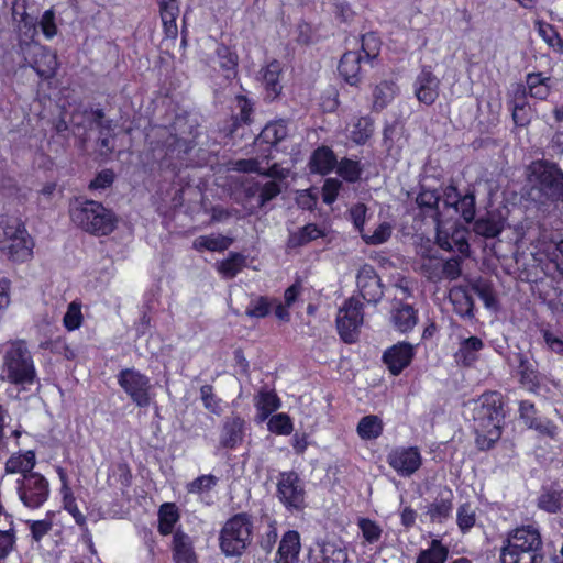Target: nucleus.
Listing matches in <instances>:
<instances>
[{
    "label": "nucleus",
    "instance_id": "obj_1",
    "mask_svg": "<svg viewBox=\"0 0 563 563\" xmlns=\"http://www.w3.org/2000/svg\"><path fill=\"white\" fill-rule=\"evenodd\" d=\"M448 216L441 218L438 214L437 221V242L439 246L446 251L459 252L467 255L470 245L467 243V231L454 219L456 214L471 222L475 216V197L473 194L461 196L454 186H448L443 198Z\"/></svg>",
    "mask_w": 563,
    "mask_h": 563
},
{
    "label": "nucleus",
    "instance_id": "obj_2",
    "mask_svg": "<svg viewBox=\"0 0 563 563\" xmlns=\"http://www.w3.org/2000/svg\"><path fill=\"white\" fill-rule=\"evenodd\" d=\"M471 412L476 432V441L481 449H489L501 437L504 421L501 395L484 393L477 399L465 405Z\"/></svg>",
    "mask_w": 563,
    "mask_h": 563
},
{
    "label": "nucleus",
    "instance_id": "obj_3",
    "mask_svg": "<svg viewBox=\"0 0 563 563\" xmlns=\"http://www.w3.org/2000/svg\"><path fill=\"white\" fill-rule=\"evenodd\" d=\"M542 538L539 529L527 525L511 530L500 550L501 563H540Z\"/></svg>",
    "mask_w": 563,
    "mask_h": 563
},
{
    "label": "nucleus",
    "instance_id": "obj_4",
    "mask_svg": "<svg viewBox=\"0 0 563 563\" xmlns=\"http://www.w3.org/2000/svg\"><path fill=\"white\" fill-rule=\"evenodd\" d=\"M34 241L21 219L0 216V253L14 263L33 257Z\"/></svg>",
    "mask_w": 563,
    "mask_h": 563
},
{
    "label": "nucleus",
    "instance_id": "obj_5",
    "mask_svg": "<svg viewBox=\"0 0 563 563\" xmlns=\"http://www.w3.org/2000/svg\"><path fill=\"white\" fill-rule=\"evenodd\" d=\"M71 221L87 232L107 235L114 229V217L101 203L76 198L69 208Z\"/></svg>",
    "mask_w": 563,
    "mask_h": 563
},
{
    "label": "nucleus",
    "instance_id": "obj_6",
    "mask_svg": "<svg viewBox=\"0 0 563 563\" xmlns=\"http://www.w3.org/2000/svg\"><path fill=\"white\" fill-rule=\"evenodd\" d=\"M2 378L15 385H30L35 380V368L30 352L22 342L12 343L7 350Z\"/></svg>",
    "mask_w": 563,
    "mask_h": 563
},
{
    "label": "nucleus",
    "instance_id": "obj_7",
    "mask_svg": "<svg viewBox=\"0 0 563 563\" xmlns=\"http://www.w3.org/2000/svg\"><path fill=\"white\" fill-rule=\"evenodd\" d=\"M252 523L244 514L229 519L220 532V548L227 556L241 555L251 542Z\"/></svg>",
    "mask_w": 563,
    "mask_h": 563
},
{
    "label": "nucleus",
    "instance_id": "obj_8",
    "mask_svg": "<svg viewBox=\"0 0 563 563\" xmlns=\"http://www.w3.org/2000/svg\"><path fill=\"white\" fill-rule=\"evenodd\" d=\"M529 180L551 200L563 201V173L553 164L542 161L529 166Z\"/></svg>",
    "mask_w": 563,
    "mask_h": 563
},
{
    "label": "nucleus",
    "instance_id": "obj_9",
    "mask_svg": "<svg viewBox=\"0 0 563 563\" xmlns=\"http://www.w3.org/2000/svg\"><path fill=\"white\" fill-rule=\"evenodd\" d=\"M19 499L31 509L42 507L49 497V483L40 473L24 474L16 481Z\"/></svg>",
    "mask_w": 563,
    "mask_h": 563
},
{
    "label": "nucleus",
    "instance_id": "obj_10",
    "mask_svg": "<svg viewBox=\"0 0 563 563\" xmlns=\"http://www.w3.org/2000/svg\"><path fill=\"white\" fill-rule=\"evenodd\" d=\"M117 378L119 386L137 407L150 405L152 385L146 375L135 368H125L118 374Z\"/></svg>",
    "mask_w": 563,
    "mask_h": 563
},
{
    "label": "nucleus",
    "instance_id": "obj_11",
    "mask_svg": "<svg viewBox=\"0 0 563 563\" xmlns=\"http://www.w3.org/2000/svg\"><path fill=\"white\" fill-rule=\"evenodd\" d=\"M362 324V303L358 298L352 297L344 302L338 312L336 328L341 339L345 343L355 342Z\"/></svg>",
    "mask_w": 563,
    "mask_h": 563
},
{
    "label": "nucleus",
    "instance_id": "obj_12",
    "mask_svg": "<svg viewBox=\"0 0 563 563\" xmlns=\"http://www.w3.org/2000/svg\"><path fill=\"white\" fill-rule=\"evenodd\" d=\"M387 463L399 476L409 477L422 465V456L417 446H397L388 453Z\"/></svg>",
    "mask_w": 563,
    "mask_h": 563
},
{
    "label": "nucleus",
    "instance_id": "obj_13",
    "mask_svg": "<svg viewBox=\"0 0 563 563\" xmlns=\"http://www.w3.org/2000/svg\"><path fill=\"white\" fill-rule=\"evenodd\" d=\"M277 493L288 509H300L305 504V489L299 476L294 472L280 475Z\"/></svg>",
    "mask_w": 563,
    "mask_h": 563
},
{
    "label": "nucleus",
    "instance_id": "obj_14",
    "mask_svg": "<svg viewBox=\"0 0 563 563\" xmlns=\"http://www.w3.org/2000/svg\"><path fill=\"white\" fill-rule=\"evenodd\" d=\"M440 80L429 67H423L413 81L416 98L424 103L432 104L439 97Z\"/></svg>",
    "mask_w": 563,
    "mask_h": 563
},
{
    "label": "nucleus",
    "instance_id": "obj_15",
    "mask_svg": "<svg viewBox=\"0 0 563 563\" xmlns=\"http://www.w3.org/2000/svg\"><path fill=\"white\" fill-rule=\"evenodd\" d=\"M30 53L32 54L30 66L40 77L52 78L56 74L58 62L53 51L43 45L33 44L30 46Z\"/></svg>",
    "mask_w": 563,
    "mask_h": 563
},
{
    "label": "nucleus",
    "instance_id": "obj_16",
    "mask_svg": "<svg viewBox=\"0 0 563 563\" xmlns=\"http://www.w3.org/2000/svg\"><path fill=\"white\" fill-rule=\"evenodd\" d=\"M357 287L362 298L367 302H377L383 295L380 280L371 265H364L360 268Z\"/></svg>",
    "mask_w": 563,
    "mask_h": 563
},
{
    "label": "nucleus",
    "instance_id": "obj_17",
    "mask_svg": "<svg viewBox=\"0 0 563 563\" xmlns=\"http://www.w3.org/2000/svg\"><path fill=\"white\" fill-rule=\"evenodd\" d=\"M519 415L523 423L529 428L538 431L540 434L554 438L556 427L550 420L538 417L536 407L532 402L522 400L519 404Z\"/></svg>",
    "mask_w": 563,
    "mask_h": 563
},
{
    "label": "nucleus",
    "instance_id": "obj_18",
    "mask_svg": "<svg viewBox=\"0 0 563 563\" xmlns=\"http://www.w3.org/2000/svg\"><path fill=\"white\" fill-rule=\"evenodd\" d=\"M413 357V346L401 342L395 344L384 353V362L393 375H398L406 368Z\"/></svg>",
    "mask_w": 563,
    "mask_h": 563
},
{
    "label": "nucleus",
    "instance_id": "obj_19",
    "mask_svg": "<svg viewBox=\"0 0 563 563\" xmlns=\"http://www.w3.org/2000/svg\"><path fill=\"white\" fill-rule=\"evenodd\" d=\"M172 552L175 563H198L192 539L181 530H177L173 536Z\"/></svg>",
    "mask_w": 563,
    "mask_h": 563
},
{
    "label": "nucleus",
    "instance_id": "obj_20",
    "mask_svg": "<svg viewBox=\"0 0 563 563\" xmlns=\"http://www.w3.org/2000/svg\"><path fill=\"white\" fill-rule=\"evenodd\" d=\"M347 553L335 542H323L317 544L311 552V563H346Z\"/></svg>",
    "mask_w": 563,
    "mask_h": 563
},
{
    "label": "nucleus",
    "instance_id": "obj_21",
    "mask_svg": "<svg viewBox=\"0 0 563 563\" xmlns=\"http://www.w3.org/2000/svg\"><path fill=\"white\" fill-rule=\"evenodd\" d=\"M300 552V537L297 531L286 532L279 543L276 563H298Z\"/></svg>",
    "mask_w": 563,
    "mask_h": 563
},
{
    "label": "nucleus",
    "instance_id": "obj_22",
    "mask_svg": "<svg viewBox=\"0 0 563 563\" xmlns=\"http://www.w3.org/2000/svg\"><path fill=\"white\" fill-rule=\"evenodd\" d=\"M484 343L477 336H470L461 340L460 346L455 352V361L464 366H472L477 360Z\"/></svg>",
    "mask_w": 563,
    "mask_h": 563
},
{
    "label": "nucleus",
    "instance_id": "obj_23",
    "mask_svg": "<svg viewBox=\"0 0 563 563\" xmlns=\"http://www.w3.org/2000/svg\"><path fill=\"white\" fill-rule=\"evenodd\" d=\"M361 55L357 52L345 53L339 64V73L344 80L354 86L361 80Z\"/></svg>",
    "mask_w": 563,
    "mask_h": 563
},
{
    "label": "nucleus",
    "instance_id": "obj_24",
    "mask_svg": "<svg viewBox=\"0 0 563 563\" xmlns=\"http://www.w3.org/2000/svg\"><path fill=\"white\" fill-rule=\"evenodd\" d=\"M505 227V218L501 212H488L474 224V231L486 238L497 236Z\"/></svg>",
    "mask_w": 563,
    "mask_h": 563
},
{
    "label": "nucleus",
    "instance_id": "obj_25",
    "mask_svg": "<svg viewBox=\"0 0 563 563\" xmlns=\"http://www.w3.org/2000/svg\"><path fill=\"white\" fill-rule=\"evenodd\" d=\"M336 158L333 151L327 146L318 147L311 155L309 166L311 173L327 175L335 166Z\"/></svg>",
    "mask_w": 563,
    "mask_h": 563
},
{
    "label": "nucleus",
    "instance_id": "obj_26",
    "mask_svg": "<svg viewBox=\"0 0 563 563\" xmlns=\"http://www.w3.org/2000/svg\"><path fill=\"white\" fill-rule=\"evenodd\" d=\"M346 136L355 144H365L373 133V123L368 117H357L346 125Z\"/></svg>",
    "mask_w": 563,
    "mask_h": 563
},
{
    "label": "nucleus",
    "instance_id": "obj_27",
    "mask_svg": "<svg viewBox=\"0 0 563 563\" xmlns=\"http://www.w3.org/2000/svg\"><path fill=\"white\" fill-rule=\"evenodd\" d=\"M35 453L31 450L11 455L5 462V471L10 474H29L35 466Z\"/></svg>",
    "mask_w": 563,
    "mask_h": 563
},
{
    "label": "nucleus",
    "instance_id": "obj_28",
    "mask_svg": "<svg viewBox=\"0 0 563 563\" xmlns=\"http://www.w3.org/2000/svg\"><path fill=\"white\" fill-rule=\"evenodd\" d=\"M255 407L257 409V419L260 422H263L280 407V401L273 391L262 390L256 396Z\"/></svg>",
    "mask_w": 563,
    "mask_h": 563
},
{
    "label": "nucleus",
    "instance_id": "obj_29",
    "mask_svg": "<svg viewBox=\"0 0 563 563\" xmlns=\"http://www.w3.org/2000/svg\"><path fill=\"white\" fill-rule=\"evenodd\" d=\"M244 421L239 417L229 418L223 426L221 444L227 448H234L242 440Z\"/></svg>",
    "mask_w": 563,
    "mask_h": 563
},
{
    "label": "nucleus",
    "instance_id": "obj_30",
    "mask_svg": "<svg viewBox=\"0 0 563 563\" xmlns=\"http://www.w3.org/2000/svg\"><path fill=\"white\" fill-rule=\"evenodd\" d=\"M179 511L175 504L165 503L158 510V531L163 536L173 532L175 525L179 520Z\"/></svg>",
    "mask_w": 563,
    "mask_h": 563
},
{
    "label": "nucleus",
    "instance_id": "obj_31",
    "mask_svg": "<svg viewBox=\"0 0 563 563\" xmlns=\"http://www.w3.org/2000/svg\"><path fill=\"white\" fill-rule=\"evenodd\" d=\"M449 549L438 539L430 542L428 549L420 551L416 563H444L448 560Z\"/></svg>",
    "mask_w": 563,
    "mask_h": 563
},
{
    "label": "nucleus",
    "instance_id": "obj_32",
    "mask_svg": "<svg viewBox=\"0 0 563 563\" xmlns=\"http://www.w3.org/2000/svg\"><path fill=\"white\" fill-rule=\"evenodd\" d=\"M398 88L394 81L384 80L379 82L373 91V107L375 110H382L387 107L395 98Z\"/></svg>",
    "mask_w": 563,
    "mask_h": 563
},
{
    "label": "nucleus",
    "instance_id": "obj_33",
    "mask_svg": "<svg viewBox=\"0 0 563 563\" xmlns=\"http://www.w3.org/2000/svg\"><path fill=\"white\" fill-rule=\"evenodd\" d=\"M391 319L397 330L408 332L412 330L417 323V312L411 306L401 305L394 310Z\"/></svg>",
    "mask_w": 563,
    "mask_h": 563
},
{
    "label": "nucleus",
    "instance_id": "obj_34",
    "mask_svg": "<svg viewBox=\"0 0 563 563\" xmlns=\"http://www.w3.org/2000/svg\"><path fill=\"white\" fill-rule=\"evenodd\" d=\"M550 77L542 73H530L527 75L526 84L529 95L539 100H544L550 92Z\"/></svg>",
    "mask_w": 563,
    "mask_h": 563
},
{
    "label": "nucleus",
    "instance_id": "obj_35",
    "mask_svg": "<svg viewBox=\"0 0 563 563\" xmlns=\"http://www.w3.org/2000/svg\"><path fill=\"white\" fill-rule=\"evenodd\" d=\"M356 432L362 440L377 439L383 432V421L375 415L365 416L360 420Z\"/></svg>",
    "mask_w": 563,
    "mask_h": 563
},
{
    "label": "nucleus",
    "instance_id": "obj_36",
    "mask_svg": "<svg viewBox=\"0 0 563 563\" xmlns=\"http://www.w3.org/2000/svg\"><path fill=\"white\" fill-rule=\"evenodd\" d=\"M449 298L454 310L460 316H470L473 308V300L464 287L455 286L450 289Z\"/></svg>",
    "mask_w": 563,
    "mask_h": 563
},
{
    "label": "nucleus",
    "instance_id": "obj_37",
    "mask_svg": "<svg viewBox=\"0 0 563 563\" xmlns=\"http://www.w3.org/2000/svg\"><path fill=\"white\" fill-rule=\"evenodd\" d=\"M231 243L232 239L224 235H202L194 241V247L198 251L220 252L227 250Z\"/></svg>",
    "mask_w": 563,
    "mask_h": 563
},
{
    "label": "nucleus",
    "instance_id": "obj_38",
    "mask_svg": "<svg viewBox=\"0 0 563 563\" xmlns=\"http://www.w3.org/2000/svg\"><path fill=\"white\" fill-rule=\"evenodd\" d=\"M446 188L448 187H445L443 189L442 197H440L435 190L422 189L417 197V203L420 207H426L429 209L437 208L438 209L437 216L440 213L441 218L446 217L448 210L443 203L444 191Z\"/></svg>",
    "mask_w": 563,
    "mask_h": 563
},
{
    "label": "nucleus",
    "instance_id": "obj_39",
    "mask_svg": "<svg viewBox=\"0 0 563 563\" xmlns=\"http://www.w3.org/2000/svg\"><path fill=\"white\" fill-rule=\"evenodd\" d=\"M282 74V64L277 60H272L263 69V80L266 89L272 96H277L280 92L282 86L279 85V77Z\"/></svg>",
    "mask_w": 563,
    "mask_h": 563
},
{
    "label": "nucleus",
    "instance_id": "obj_40",
    "mask_svg": "<svg viewBox=\"0 0 563 563\" xmlns=\"http://www.w3.org/2000/svg\"><path fill=\"white\" fill-rule=\"evenodd\" d=\"M217 59L220 68L224 71V77L230 79L235 77L238 67V56L227 46L217 48Z\"/></svg>",
    "mask_w": 563,
    "mask_h": 563
},
{
    "label": "nucleus",
    "instance_id": "obj_41",
    "mask_svg": "<svg viewBox=\"0 0 563 563\" xmlns=\"http://www.w3.org/2000/svg\"><path fill=\"white\" fill-rule=\"evenodd\" d=\"M539 36L555 52L563 53V41L556 30L549 23L536 21Z\"/></svg>",
    "mask_w": 563,
    "mask_h": 563
},
{
    "label": "nucleus",
    "instance_id": "obj_42",
    "mask_svg": "<svg viewBox=\"0 0 563 563\" xmlns=\"http://www.w3.org/2000/svg\"><path fill=\"white\" fill-rule=\"evenodd\" d=\"M287 135V125L285 121H275L268 123L261 132L260 140L267 144H277Z\"/></svg>",
    "mask_w": 563,
    "mask_h": 563
},
{
    "label": "nucleus",
    "instance_id": "obj_43",
    "mask_svg": "<svg viewBox=\"0 0 563 563\" xmlns=\"http://www.w3.org/2000/svg\"><path fill=\"white\" fill-rule=\"evenodd\" d=\"M538 506L550 514L559 511L563 506V493L561 490H544L538 499Z\"/></svg>",
    "mask_w": 563,
    "mask_h": 563
},
{
    "label": "nucleus",
    "instance_id": "obj_44",
    "mask_svg": "<svg viewBox=\"0 0 563 563\" xmlns=\"http://www.w3.org/2000/svg\"><path fill=\"white\" fill-rule=\"evenodd\" d=\"M357 527L365 542L373 544L380 540L383 528L376 521L368 518H361L357 521Z\"/></svg>",
    "mask_w": 563,
    "mask_h": 563
},
{
    "label": "nucleus",
    "instance_id": "obj_45",
    "mask_svg": "<svg viewBox=\"0 0 563 563\" xmlns=\"http://www.w3.org/2000/svg\"><path fill=\"white\" fill-rule=\"evenodd\" d=\"M452 509L453 506L450 499H440L428 506L427 515L431 521L441 523L450 517Z\"/></svg>",
    "mask_w": 563,
    "mask_h": 563
},
{
    "label": "nucleus",
    "instance_id": "obj_46",
    "mask_svg": "<svg viewBox=\"0 0 563 563\" xmlns=\"http://www.w3.org/2000/svg\"><path fill=\"white\" fill-rule=\"evenodd\" d=\"M336 173L346 181H356L362 173L360 162L343 158L338 163Z\"/></svg>",
    "mask_w": 563,
    "mask_h": 563
},
{
    "label": "nucleus",
    "instance_id": "obj_47",
    "mask_svg": "<svg viewBox=\"0 0 563 563\" xmlns=\"http://www.w3.org/2000/svg\"><path fill=\"white\" fill-rule=\"evenodd\" d=\"M267 427L271 432L282 435H289L294 430V424L286 413L272 416L267 422Z\"/></svg>",
    "mask_w": 563,
    "mask_h": 563
},
{
    "label": "nucleus",
    "instance_id": "obj_48",
    "mask_svg": "<svg viewBox=\"0 0 563 563\" xmlns=\"http://www.w3.org/2000/svg\"><path fill=\"white\" fill-rule=\"evenodd\" d=\"M244 262L245 258L241 254H231L227 260L219 264V272L225 278H233L242 269Z\"/></svg>",
    "mask_w": 563,
    "mask_h": 563
},
{
    "label": "nucleus",
    "instance_id": "obj_49",
    "mask_svg": "<svg viewBox=\"0 0 563 563\" xmlns=\"http://www.w3.org/2000/svg\"><path fill=\"white\" fill-rule=\"evenodd\" d=\"M272 302L266 297H254L246 307L245 314L250 318H264L268 316Z\"/></svg>",
    "mask_w": 563,
    "mask_h": 563
},
{
    "label": "nucleus",
    "instance_id": "obj_50",
    "mask_svg": "<svg viewBox=\"0 0 563 563\" xmlns=\"http://www.w3.org/2000/svg\"><path fill=\"white\" fill-rule=\"evenodd\" d=\"M393 227L388 222H382L378 227L373 231L372 234L362 233V238L366 244L378 245L385 243L391 235Z\"/></svg>",
    "mask_w": 563,
    "mask_h": 563
},
{
    "label": "nucleus",
    "instance_id": "obj_51",
    "mask_svg": "<svg viewBox=\"0 0 563 563\" xmlns=\"http://www.w3.org/2000/svg\"><path fill=\"white\" fill-rule=\"evenodd\" d=\"M164 31L167 37L175 38L178 33L176 19L179 13V7H169L168 10L159 9Z\"/></svg>",
    "mask_w": 563,
    "mask_h": 563
},
{
    "label": "nucleus",
    "instance_id": "obj_52",
    "mask_svg": "<svg viewBox=\"0 0 563 563\" xmlns=\"http://www.w3.org/2000/svg\"><path fill=\"white\" fill-rule=\"evenodd\" d=\"M218 484V478L211 474L201 475L187 484V492L190 494H202L210 492Z\"/></svg>",
    "mask_w": 563,
    "mask_h": 563
},
{
    "label": "nucleus",
    "instance_id": "obj_53",
    "mask_svg": "<svg viewBox=\"0 0 563 563\" xmlns=\"http://www.w3.org/2000/svg\"><path fill=\"white\" fill-rule=\"evenodd\" d=\"M456 522L459 529L463 533L467 532L472 527H474L476 522V514L470 504H464L457 509Z\"/></svg>",
    "mask_w": 563,
    "mask_h": 563
},
{
    "label": "nucleus",
    "instance_id": "obj_54",
    "mask_svg": "<svg viewBox=\"0 0 563 563\" xmlns=\"http://www.w3.org/2000/svg\"><path fill=\"white\" fill-rule=\"evenodd\" d=\"M63 322L65 328L69 331L78 329L82 322L81 305L76 301L70 302Z\"/></svg>",
    "mask_w": 563,
    "mask_h": 563
},
{
    "label": "nucleus",
    "instance_id": "obj_55",
    "mask_svg": "<svg viewBox=\"0 0 563 563\" xmlns=\"http://www.w3.org/2000/svg\"><path fill=\"white\" fill-rule=\"evenodd\" d=\"M322 230L316 224H308L290 238V243L292 245H302L322 236Z\"/></svg>",
    "mask_w": 563,
    "mask_h": 563
},
{
    "label": "nucleus",
    "instance_id": "obj_56",
    "mask_svg": "<svg viewBox=\"0 0 563 563\" xmlns=\"http://www.w3.org/2000/svg\"><path fill=\"white\" fill-rule=\"evenodd\" d=\"M380 41L374 33L362 36V51L367 58H375L379 54Z\"/></svg>",
    "mask_w": 563,
    "mask_h": 563
},
{
    "label": "nucleus",
    "instance_id": "obj_57",
    "mask_svg": "<svg viewBox=\"0 0 563 563\" xmlns=\"http://www.w3.org/2000/svg\"><path fill=\"white\" fill-rule=\"evenodd\" d=\"M40 26L47 40L57 35V25L55 23V13L53 10H46L40 20Z\"/></svg>",
    "mask_w": 563,
    "mask_h": 563
},
{
    "label": "nucleus",
    "instance_id": "obj_58",
    "mask_svg": "<svg viewBox=\"0 0 563 563\" xmlns=\"http://www.w3.org/2000/svg\"><path fill=\"white\" fill-rule=\"evenodd\" d=\"M442 265L443 262L441 260L430 257L422 264V269L428 279L439 282L442 279Z\"/></svg>",
    "mask_w": 563,
    "mask_h": 563
},
{
    "label": "nucleus",
    "instance_id": "obj_59",
    "mask_svg": "<svg viewBox=\"0 0 563 563\" xmlns=\"http://www.w3.org/2000/svg\"><path fill=\"white\" fill-rule=\"evenodd\" d=\"M341 181L336 178H328L324 181L322 188V198L327 205H331L335 201L338 194L341 189Z\"/></svg>",
    "mask_w": 563,
    "mask_h": 563
},
{
    "label": "nucleus",
    "instance_id": "obj_60",
    "mask_svg": "<svg viewBox=\"0 0 563 563\" xmlns=\"http://www.w3.org/2000/svg\"><path fill=\"white\" fill-rule=\"evenodd\" d=\"M367 208L364 203H356L350 209V217L354 227L362 234L364 232Z\"/></svg>",
    "mask_w": 563,
    "mask_h": 563
},
{
    "label": "nucleus",
    "instance_id": "obj_61",
    "mask_svg": "<svg viewBox=\"0 0 563 563\" xmlns=\"http://www.w3.org/2000/svg\"><path fill=\"white\" fill-rule=\"evenodd\" d=\"M541 334L547 347L550 351L563 356V340L548 329H542Z\"/></svg>",
    "mask_w": 563,
    "mask_h": 563
},
{
    "label": "nucleus",
    "instance_id": "obj_62",
    "mask_svg": "<svg viewBox=\"0 0 563 563\" xmlns=\"http://www.w3.org/2000/svg\"><path fill=\"white\" fill-rule=\"evenodd\" d=\"M520 382L529 391H536L539 386L538 373L533 368L522 365Z\"/></svg>",
    "mask_w": 563,
    "mask_h": 563
},
{
    "label": "nucleus",
    "instance_id": "obj_63",
    "mask_svg": "<svg viewBox=\"0 0 563 563\" xmlns=\"http://www.w3.org/2000/svg\"><path fill=\"white\" fill-rule=\"evenodd\" d=\"M461 275V262L457 258H450L443 262L442 265V279L450 280L456 279Z\"/></svg>",
    "mask_w": 563,
    "mask_h": 563
},
{
    "label": "nucleus",
    "instance_id": "obj_64",
    "mask_svg": "<svg viewBox=\"0 0 563 563\" xmlns=\"http://www.w3.org/2000/svg\"><path fill=\"white\" fill-rule=\"evenodd\" d=\"M114 175L111 170L106 169L100 172L93 180H91L89 187L91 189H106L113 183Z\"/></svg>",
    "mask_w": 563,
    "mask_h": 563
}]
</instances>
